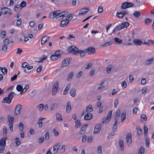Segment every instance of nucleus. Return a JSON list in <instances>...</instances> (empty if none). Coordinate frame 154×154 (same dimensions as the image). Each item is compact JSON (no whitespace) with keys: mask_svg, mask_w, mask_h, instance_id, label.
Here are the masks:
<instances>
[{"mask_svg":"<svg viewBox=\"0 0 154 154\" xmlns=\"http://www.w3.org/2000/svg\"><path fill=\"white\" fill-rule=\"evenodd\" d=\"M58 11H59L60 12H59L58 16L57 17V20H61L63 18L65 17L66 16V14H67V12L66 11H63L61 12L60 10H57Z\"/></svg>","mask_w":154,"mask_h":154,"instance_id":"nucleus-1","label":"nucleus"},{"mask_svg":"<svg viewBox=\"0 0 154 154\" xmlns=\"http://www.w3.org/2000/svg\"><path fill=\"white\" fill-rule=\"evenodd\" d=\"M59 86V83L56 82L54 84L52 89V93L53 95H55L57 92Z\"/></svg>","mask_w":154,"mask_h":154,"instance_id":"nucleus-2","label":"nucleus"},{"mask_svg":"<svg viewBox=\"0 0 154 154\" xmlns=\"http://www.w3.org/2000/svg\"><path fill=\"white\" fill-rule=\"evenodd\" d=\"M112 115V111H110L107 115L106 118L104 119H103L102 120V123L103 124L108 122L111 119Z\"/></svg>","mask_w":154,"mask_h":154,"instance_id":"nucleus-3","label":"nucleus"},{"mask_svg":"<svg viewBox=\"0 0 154 154\" xmlns=\"http://www.w3.org/2000/svg\"><path fill=\"white\" fill-rule=\"evenodd\" d=\"M11 10L10 8L7 7H4L1 9V12H0V13L1 14H2L3 15H5L7 13H9L11 14L10 13Z\"/></svg>","mask_w":154,"mask_h":154,"instance_id":"nucleus-4","label":"nucleus"},{"mask_svg":"<svg viewBox=\"0 0 154 154\" xmlns=\"http://www.w3.org/2000/svg\"><path fill=\"white\" fill-rule=\"evenodd\" d=\"M59 12H60V11H58L57 10L52 12L49 14V17L52 19L56 17L57 19V17L58 16Z\"/></svg>","mask_w":154,"mask_h":154,"instance_id":"nucleus-5","label":"nucleus"},{"mask_svg":"<svg viewBox=\"0 0 154 154\" xmlns=\"http://www.w3.org/2000/svg\"><path fill=\"white\" fill-rule=\"evenodd\" d=\"M126 140L128 146H130L131 143V135L130 133H128L126 135Z\"/></svg>","mask_w":154,"mask_h":154,"instance_id":"nucleus-6","label":"nucleus"},{"mask_svg":"<svg viewBox=\"0 0 154 154\" xmlns=\"http://www.w3.org/2000/svg\"><path fill=\"white\" fill-rule=\"evenodd\" d=\"M70 63V59L69 58L64 59L62 62L61 66L64 67L65 66H67Z\"/></svg>","mask_w":154,"mask_h":154,"instance_id":"nucleus-7","label":"nucleus"},{"mask_svg":"<svg viewBox=\"0 0 154 154\" xmlns=\"http://www.w3.org/2000/svg\"><path fill=\"white\" fill-rule=\"evenodd\" d=\"M78 50V48L74 46H71L67 50L68 51L73 53V54L77 52Z\"/></svg>","mask_w":154,"mask_h":154,"instance_id":"nucleus-8","label":"nucleus"},{"mask_svg":"<svg viewBox=\"0 0 154 154\" xmlns=\"http://www.w3.org/2000/svg\"><path fill=\"white\" fill-rule=\"evenodd\" d=\"M89 10L88 8H84L82 9L79 11V15H83L85 14Z\"/></svg>","mask_w":154,"mask_h":154,"instance_id":"nucleus-9","label":"nucleus"},{"mask_svg":"<svg viewBox=\"0 0 154 154\" xmlns=\"http://www.w3.org/2000/svg\"><path fill=\"white\" fill-rule=\"evenodd\" d=\"M101 128L102 125L101 124L96 125L94 131V133L96 134L100 132L101 130Z\"/></svg>","mask_w":154,"mask_h":154,"instance_id":"nucleus-10","label":"nucleus"},{"mask_svg":"<svg viewBox=\"0 0 154 154\" xmlns=\"http://www.w3.org/2000/svg\"><path fill=\"white\" fill-rule=\"evenodd\" d=\"M21 108V105L19 104L17 105L15 108L14 115H18L20 114Z\"/></svg>","mask_w":154,"mask_h":154,"instance_id":"nucleus-11","label":"nucleus"},{"mask_svg":"<svg viewBox=\"0 0 154 154\" xmlns=\"http://www.w3.org/2000/svg\"><path fill=\"white\" fill-rule=\"evenodd\" d=\"M85 51L86 53L90 54L95 53V50L94 48L92 47L85 49Z\"/></svg>","mask_w":154,"mask_h":154,"instance_id":"nucleus-12","label":"nucleus"},{"mask_svg":"<svg viewBox=\"0 0 154 154\" xmlns=\"http://www.w3.org/2000/svg\"><path fill=\"white\" fill-rule=\"evenodd\" d=\"M86 53L85 52V51L78 50L77 52L73 53V54L77 55L79 54L80 57H83L85 55Z\"/></svg>","mask_w":154,"mask_h":154,"instance_id":"nucleus-13","label":"nucleus"},{"mask_svg":"<svg viewBox=\"0 0 154 154\" xmlns=\"http://www.w3.org/2000/svg\"><path fill=\"white\" fill-rule=\"evenodd\" d=\"M50 39V37L45 35L43 36L41 39V43L42 45H43L48 41Z\"/></svg>","mask_w":154,"mask_h":154,"instance_id":"nucleus-14","label":"nucleus"},{"mask_svg":"<svg viewBox=\"0 0 154 154\" xmlns=\"http://www.w3.org/2000/svg\"><path fill=\"white\" fill-rule=\"evenodd\" d=\"M93 117V115L91 113L88 112L86 114L84 117V119L85 120H90Z\"/></svg>","mask_w":154,"mask_h":154,"instance_id":"nucleus-15","label":"nucleus"},{"mask_svg":"<svg viewBox=\"0 0 154 154\" xmlns=\"http://www.w3.org/2000/svg\"><path fill=\"white\" fill-rule=\"evenodd\" d=\"M60 146V143H58L54 145L53 147V152L55 153H57L59 150Z\"/></svg>","mask_w":154,"mask_h":154,"instance_id":"nucleus-16","label":"nucleus"},{"mask_svg":"<svg viewBox=\"0 0 154 154\" xmlns=\"http://www.w3.org/2000/svg\"><path fill=\"white\" fill-rule=\"evenodd\" d=\"M6 137L1 138L0 140V146H5Z\"/></svg>","mask_w":154,"mask_h":154,"instance_id":"nucleus-17","label":"nucleus"},{"mask_svg":"<svg viewBox=\"0 0 154 154\" xmlns=\"http://www.w3.org/2000/svg\"><path fill=\"white\" fill-rule=\"evenodd\" d=\"M66 110V112H69L71 110V104L69 102H68L67 103Z\"/></svg>","mask_w":154,"mask_h":154,"instance_id":"nucleus-18","label":"nucleus"},{"mask_svg":"<svg viewBox=\"0 0 154 154\" xmlns=\"http://www.w3.org/2000/svg\"><path fill=\"white\" fill-rule=\"evenodd\" d=\"M63 53V52L62 51L59 50L56 51L55 53V55L57 57L58 59L60 58L61 57V55Z\"/></svg>","mask_w":154,"mask_h":154,"instance_id":"nucleus-19","label":"nucleus"},{"mask_svg":"<svg viewBox=\"0 0 154 154\" xmlns=\"http://www.w3.org/2000/svg\"><path fill=\"white\" fill-rule=\"evenodd\" d=\"M119 144L121 150L122 151L124 150V142L122 140H119Z\"/></svg>","mask_w":154,"mask_h":154,"instance_id":"nucleus-20","label":"nucleus"},{"mask_svg":"<svg viewBox=\"0 0 154 154\" xmlns=\"http://www.w3.org/2000/svg\"><path fill=\"white\" fill-rule=\"evenodd\" d=\"M11 100L8 97L4 98L3 100L2 101V103L9 104L11 103Z\"/></svg>","mask_w":154,"mask_h":154,"instance_id":"nucleus-21","label":"nucleus"},{"mask_svg":"<svg viewBox=\"0 0 154 154\" xmlns=\"http://www.w3.org/2000/svg\"><path fill=\"white\" fill-rule=\"evenodd\" d=\"M14 120V117H11L8 118V125H13Z\"/></svg>","mask_w":154,"mask_h":154,"instance_id":"nucleus-22","label":"nucleus"},{"mask_svg":"<svg viewBox=\"0 0 154 154\" xmlns=\"http://www.w3.org/2000/svg\"><path fill=\"white\" fill-rule=\"evenodd\" d=\"M69 23V22L65 20H63L61 22L60 26L62 27H64L66 26Z\"/></svg>","mask_w":154,"mask_h":154,"instance_id":"nucleus-23","label":"nucleus"},{"mask_svg":"<svg viewBox=\"0 0 154 154\" xmlns=\"http://www.w3.org/2000/svg\"><path fill=\"white\" fill-rule=\"evenodd\" d=\"M56 118L57 121H61L63 120L62 116L61 114L57 113L56 114Z\"/></svg>","mask_w":154,"mask_h":154,"instance_id":"nucleus-24","label":"nucleus"},{"mask_svg":"<svg viewBox=\"0 0 154 154\" xmlns=\"http://www.w3.org/2000/svg\"><path fill=\"white\" fill-rule=\"evenodd\" d=\"M134 42L136 45H140L143 43L141 40L135 39L134 40Z\"/></svg>","mask_w":154,"mask_h":154,"instance_id":"nucleus-25","label":"nucleus"},{"mask_svg":"<svg viewBox=\"0 0 154 154\" xmlns=\"http://www.w3.org/2000/svg\"><path fill=\"white\" fill-rule=\"evenodd\" d=\"M15 95V94L13 92H11L9 93L8 97L11 101L13 97Z\"/></svg>","mask_w":154,"mask_h":154,"instance_id":"nucleus-26","label":"nucleus"},{"mask_svg":"<svg viewBox=\"0 0 154 154\" xmlns=\"http://www.w3.org/2000/svg\"><path fill=\"white\" fill-rule=\"evenodd\" d=\"M76 92V90L75 89H71L70 91V94L71 96L73 97H75V95Z\"/></svg>","mask_w":154,"mask_h":154,"instance_id":"nucleus-27","label":"nucleus"},{"mask_svg":"<svg viewBox=\"0 0 154 154\" xmlns=\"http://www.w3.org/2000/svg\"><path fill=\"white\" fill-rule=\"evenodd\" d=\"M73 14H69L67 16L65 19L66 20L67 22L68 21L69 23V21L70 20L73 18Z\"/></svg>","mask_w":154,"mask_h":154,"instance_id":"nucleus-28","label":"nucleus"},{"mask_svg":"<svg viewBox=\"0 0 154 154\" xmlns=\"http://www.w3.org/2000/svg\"><path fill=\"white\" fill-rule=\"evenodd\" d=\"M147 120V117L146 115L142 114L141 116L140 121L141 122H143L144 121H146Z\"/></svg>","mask_w":154,"mask_h":154,"instance_id":"nucleus-29","label":"nucleus"},{"mask_svg":"<svg viewBox=\"0 0 154 154\" xmlns=\"http://www.w3.org/2000/svg\"><path fill=\"white\" fill-rule=\"evenodd\" d=\"M22 8L19 5H17L15 6L14 8V10L16 12H18L20 11Z\"/></svg>","mask_w":154,"mask_h":154,"instance_id":"nucleus-30","label":"nucleus"},{"mask_svg":"<svg viewBox=\"0 0 154 154\" xmlns=\"http://www.w3.org/2000/svg\"><path fill=\"white\" fill-rule=\"evenodd\" d=\"M70 85H71L70 84H69L67 85L66 87V88L63 91V93L64 94H65L67 93L68 91L70 89Z\"/></svg>","mask_w":154,"mask_h":154,"instance_id":"nucleus-31","label":"nucleus"},{"mask_svg":"<svg viewBox=\"0 0 154 154\" xmlns=\"http://www.w3.org/2000/svg\"><path fill=\"white\" fill-rule=\"evenodd\" d=\"M120 110L119 109H118L117 111L116 112L115 118H116L117 120H118L119 119V117L120 116Z\"/></svg>","mask_w":154,"mask_h":154,"instance_id":"nucleus-32","label":"nucleus"},{"mask_svg":"<svg viewBox=\"0 0 154 154\" xmlns=\"http://www.w3.org/2000/svg\"><path fill=\"white\" fill-rule=\"evenodd\" d=\"M74 72L72 71L70 72L69 73V74L68 76V78L67 79V80L68 81L70 80L72 78V77L74 75Z\"/></svg>","mask_w":154,"mask_h":154,"instance_id":"nucleus-33","label":"nucleus"},{"mask_svg":"<svg viewBox=\"0 0 154 154\" xmlns=\"http://www.w3.org/2000/svg\"><path fill=\"white\" fill-rule=\"evenodd\" d=\"M93 110L92 106L91 105H90L88 106L86 109V112H91Z\"/></svg>","mask_w":154,"mask_h":154,"instance_id":"nucleus-34","label":"nucleus"},{"mask_svg":"<svg viewBox=\"0 0 154 154\" xmlns=\"http://www.w3.org/2000/svg\"><path fill=\"white\" fill-rule=\"evenodd\" d=\"M126 113L125 112H122V113L121 118V122H123L126 118Z\"/></svg>","mask_w":154,"mask_h":154,"instance_id":"nucleus-35","label":"nucleus"},{"mask_svg":"<svg viewBox=\"0 0 154 154\" xmlns=\"http://www.w3.org/2000/svg\"><path fill=\"white\" fill-rule=\"evenodd\" d=\"M67 38L68 39L72 41H75V37L72 34H69Z\"/></svg>","mask_w":154,"mask_h":154,"instance_id":"nucleus-36","label":"nucleus"},{"mask_svg":"<svg viewBox=\"0 0 154 154\" xmlns=\"http://www.w3.org/2000/svg\"><path fill=\"white\" fill-rule=\"evenodd\" d=\"M16 89L18 91H21L24 90L23 87L21 85L19 84L17 85L16 87Z\"/></svg>","mask_w":154,"mask_h":154,"instance_id":"nucleus-37","label":"nucleus"},{"mask_svg":"<svg viewBox=\"0 0 154 154\" xmlns=\"http://www.w3.org/2000/svg\"><path fill=\"white\" fill-rule=\"evenodd\" d=\"M1 71L4 75H6L7 73V69L5 67H2Z\"/></svg>","mask_w":154,"mask_h":154,"instance_id":"nucleus-38","label":"nucleus"},{"mask_svg":"<svg viewBox=\"0 0 154 154\" xmlns=\"http://www.w3.org/2000/svg\"><path fill=\"white\" fill-rule=\"evenodd\" d=\"M144 134L145 136L147 134V132L148 131V128L146 125H145L144 127Z\"/></svg>","mask_w":154,"mask_h":154,"instance_id":"nucleus-39","label":"nucleus"},{"mask_svg":"<svg viewBox=\"0 0 154 154\" xmlns=\"http://www.w3.org/2000/svg\"><path fill=\"white\" fill-rule=\"evenodd\" d=\"M141 13L139 11H135L133 14V15L136 17H138L140 15Z\"/></svg>","mask_w":154,"mask_h":154,"instance_id":"nucleus-40","label":"nucleus"},{"mask_svg":"<svg viewBox=\"0 0 154 154\" xmlns=\"http://www.w3.org/2000/svg\"><path fill=\"white\" fill-rule=\"evenodd\" d=\"M104 86V83L103 82H102L100 84L98 85V87H97V90H100L102 89L103 87Z\"/></svg>","mask_w":154,"mask_h":154,"instance_id":"nucleus-41","label":"nucleus"},{"mask_svg":"<svg viewBox=\"0 0 154 154\" xmlns=\"http://www.w3.org/2000/svg\"><path fill=\"white\" fill-rule=\"evenodd\" d=\"M44 105L43 104H41L38 105L37 107V108L40 111H42L43 109Z\"/></svg>","mask_w":154,"mask_h":154,"instance_id":"nucleus-42","label":"nucleus"},{"mask_svg":"<svg viewBox=\"0 0 154 154\" xmlns=\"http://www.w3.org/2000/svg\"><path fill=\"white\" fill-rule=\"evenodd\" d=\"M128 2L123 3L121 6L122 8L123 9H125L128 8Z\"/></svg>","mask_w":154,"mask_h":154,"instance_id":"nucleus-43","label":"nucleus"},{"mask_svg":"<svg viewBox=\"0 0 154 154\" xmlns=\"http://www.w3.org/2000/svg\"><path fill=\"white\" fill-rule=\"evenodd\" d=\"M144 149L142 146H141L139 150L138 154H144Z\"/></svg>","mask_w":154,"mask_h":154,"instance_id":"nucleus-44","label":"nucleus"},{"mask_svg":"<svg viewBox=\"0 0 154 154\" xmlns=\"http://www.w3.org/2000/svg\"><path fill=\"white\" fill-rule=\"evenodd\" d=\"M137 133L139 135H140L142 134V131L140 126H137L136 128Z\"/></svg>","mask_w":154,"mask_h":154,"instance_id":"nucleus-45","label":"nucleus"},{"mask_svg":"<svg viewBox=\"0 0 154 154\" xmlns=\"http://www.w3.org/2000/svg\"><path fill=\"white\" fill-rule=\"evenodd\" d=\"M82 125V123L80 122V121L79 120H77L76 122L75 126L77 128L80 127Z\"/></svg>","mask_w":154,"mask_h":154,"instance_id":"nucleus-46","label":"nucleus"},{"mask_svg":"<svg viewBox=\"0 0 154 154\" xmlns=\"http://www.w3.org/2000/svg\"><path fill=\"white\" fill-rule=\"evenodd\" d=\"M116 15L119 18H122L124 16L122 12H121L119 13L118 12H117Z\"/></svg>","mask_w":154,"mask_h":154,"instance_id":"nucleus-47","label":"nucleus"},{"mask_svg":"<svg viewBox=\"0 0 154 154\" xmlns=\"http://www.w3.org/2000/svg\"><path fill=\"white\" fill-rule=\"evenodd\" d=\"M114 40L116 43H117L119 44H121L122 42V40L121 39H119L117 37H116L114 38Z\"/></svg>","mask_w":154,"mask_h":154,"instance_id":"nucleus-48","label":"nucleus"},{"mask_svg":"<svg viewBox=\"0 0 154 154\" xmlns=\"http://www.w3.org/2000/svg\"><path fill=\"white\" fill-rule=\"evenodd\" d=\"M122 28L124 29L127 28L129 25V24L127 22H125L124 23H122Z\"/></svg>","mask_w":154,"mask_h":154,"instance_id":"nucleus-49","label":"nucleus"},{"mask_svg":"<svg viewBox=\"0 0 154 154\" xmlns=\"http://www.w3.org/2000/svg\"><path fill=\"white\" fill-rule=\"evenodd\" d=\"M22 22V20L21 19H19L17 20L16 25L17 26H20Z\"/></svg>","mask_w":154,"mask_h":154,"instance_id":"nucleus-50","label":"nucleus"},{"mask_svg":"<svg viewBox=\"0 0 154 154\" xmlns=\"http://www.w3.org/2000/svg\"><path fill=\"white\" fill-rule=\"evenodd\" d=\"M51 59L52 61H55L57 60L58 58L54 54L51 56Z\"/></svg>","mask_w":154,"mask_h":154,"instance_id":"nucleus-51","label":"nucleus"},{"mask_svg":"<svg viewBox=\"0 0 154 154\" xmlns=\"http://www.w3.org/2000/svg\"><path fill=\"white\" fill-rule=\"evenodd\" d=\"M15 143L17 146H19L20 143V142L19 140V138L18 137H17L15 139Z\"/></svg>","mask_w":154,"mask_h":154,"instance_id":"nucleus-52","label":"nucleus"},{"mask_svg":"<svg viewBox=\"0 0 154 154\" xmlns=\"http://www.w3.org/2000/svg\"><path fill=\"white\" fill-rule=\"evenodd\" d=\"M47 58V56L44 55L42 58L41 59L40 61H37L38 63H43V60H46Z\"/></svg>","mask_w":154,"mask_h":154,"instance_id":"nucleus-53","label":"nucleus"},{"mask_svg":"<svg viewBox=\"0 0 154 154\" xmlns=\"http://www.w3.org/2000/svg\"><path fill=\"white\" fill-rule=\"evenodd\" d=\"M7 45L4 44V45L2 46V50L5 52H6L7 50Z\"/></svg>","mask_w":154,"mask_h":154,"instance_id":"nucleus-54","label":"nucleus"},{"mask_svg":"<svg viewBox=\"0 0 154 154\" xmlns=\"http://www.w3.org/2000/svg\"><path fill=\"white\" fill-rule=\"evenodd\" d=\"M112 44V42L111 40L109 41V42H106L103 45V47H106V46H108L109 45H111Z\"/></svg>","mask_w":154,"mask_h":154,"instance_id":"nucleus-55","label":"nucleus"},{"mask_svg":"<svg viewBox=\"0 0 154 154\" xmlns=\"http://www.w3.org/2000/svg\"><path fill=\"white\" fill-rule=\"evenodd\" d=\"M152 59H151V58L149 59H148V60L147 61H146L145 62V64L146 65H147L149 64L152 63Z\"/></svg>","mask_w":154,"mask_h":154,"instance_id":"nucleus-56","label":"nucleus"},{"mask_svg":"<svg viewBox=\"0 0 154 154\" xmlns=\"http://www.w3.org/2000/svg\"><path fill=\"white\" fill-rule=\"evenodd\" d=\"M26 5V2L24 1H23L20 3V5L22 8L25 7Z\"/></svg>","mask_w":154,"mask_h":154,"instance_id":"nucleus-57","label":"nucleus"},{"mask_svg":"<svg viewBox=\"0 0 154 154\" xmlns=\"http://www.w3.org/2000/svg\"><path fill=\"white\" fill-rule=\"evenodd\" d=\"M93 139V137L92 136H90L88 137V138L87 142L88 143H91Z\"/></svg>","mask_w":154,"mask_h":154,"instance_id":"nucleus-58","label":"nucleus"},{"mask_svg":"<svg viewBox=\"0 0 154 154\" xmlns=\"http://www.w3.org/2000/svg\"><path fill=\"white\" fill-rule=\"evenodd\" d=\"M6 35V32L5 31H4L2 32L1 34V37L2 38H4Z\"/></svg>","mask_w":154,"mask_h":154,"instance_id":"nucleus-59","label":"nucleus"},{"mask_svg":"<svg viewBox=\"0 0 154 154\" xmlns=\"http://www.w3.org/2000/svg\"><path fill=\"white\" fill-rule=\"evenodd\" d=\"M146 148H148L149 147V138H146Z\"/></svg>","mask_w":154,"mask_h":154,"instance_id":"nucleus-60","label":"nucleus"},{"mask_svg":"<svg viewBox=\"0 0 154 154\" xmlns=\"http://www.w3.org/2000/svg\"><path fill=\"white\" fill-rule=\"evenodd\" d=\"M28 64H29L28 63L26 62H24L22 64L21 66L22 67L24 68H27V66H28Z\"/></svg>","mask_w":154,"mask_h":154,"instance_id":"nucleus-61","label":"nucleus"},{"mask_svg":"<svg viewBox=\"0 0 154 154\" xmlns=\"http://www.w3.org/2000/svg\"><path fill=\"white\" fill-rule=\"evenodd\" d=\"M20 134L21 137L22 138H23L24 137V131L22 130H20Z\"/></svg>","mask_w":154,"mask_h":154,"instance_id":"nucleus-62","label":"nucleus"},{"mask_svg":"<svg viewBox=\"0 0 154 154\" xmlns=\"http://www.w3.org/2000/svg\"><path fill=\"white\" fill-rule=\"evenodd\" d=\"M128 8L133 7L134 5V4L132 2H128Z\"/></svg>","mask_w":154,"mask_h":154,"instance_id":"nucleus-63","label":"nucleus"},{"mask_svg":"<svg viewBox=\"0 0 154 154\" xmlns=\"http://www.w3.org/2000/svg\"><path fill=\"white\" fill-rule=\"evenodd\" d=\"M103 11V7L102 6H100L98 7V12L99 13H101Z\"/></svg>","mask_w":154,"mask_h":154,"instance_id":"nucleus-64","label":"nucleus"}]
</instances>
